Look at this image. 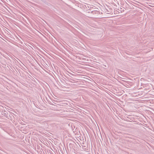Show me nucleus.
Here are the masks:
<instances>
[{"label": "nucleus", "mask_w": 154, "mask_h": 154, "mask_svg": "<svg viewBox=\"0 0 154 154\" xmlns=\"http://www.w3.org/2000/svg\"><path fill=\"white\" fill-rule=\"evenodd\" d=\"M92 9L90 8L89 10L91 11V13L93 14L98 15L100 14V12L99 8H94V10H91Z\"/></svg>", "instance_id": "nucleus-1"}, {"label": "nucleus", "mask_w": 154, "mask_h": 154, "mask_svg": "<svg viewBox=\"0 0 154 154\" xmlns=\"http://www.w3.org/2000/svg\"><path fill=\"white\" fill-rule=\"evenodd\" d=\"M2 114L6 117V118L8 117V112L6 111H2Z\"/></svg>", "instance_id": "nucleus-2"}, {"label": "nucleus", "mask_w": 154, "mask_h": 154, "mask_svg": "<svg viewBox=\"0 0 154 154\" xmlns=\"http://www.w3.org/2000/svg\"><path fill=\"white\" fill-rule=\"evenodd\" d=\"M75 144H76L74 142H72V143H70L69 144V146L71 145H74Z\"/></svg>", "instance_id": "nucleus-3"}, {"label": "nucleus", "mask_w": 154, "mask_h": 154, "mask_svg": "<svg viewBox=\"0 0 154 154\" xmlns=\"http://www.w3.org/2000/svg\"><path fill=\"white\" fill-rule=\"evenodd\" d=\"M41 1L43 2H44L45 3L46 2V1L44 0H41Z\"/></svg>", "instance_id": "nucleus-4"}, {"label": "nucleus", "mask_w": 154, "mask_h": 154, "mask_svg": "<svg viewBox=\"0 0 154 154\" xmlns=\"http://www.w3.org/2000/svg\"><path fill=\"white\" fill-rule=\"evenodd\" d=\"M93 10H94V8Z\"/></svg>", "instance_id": "nucleus-5"}, {"label": "nucleus", "mask_w": 154, "mask_h": 154, "mask_svg": "<svg viewBox=\"0 0 154 154\" xmlns=\"http://www.w3.org/2000/svg\"><path fill=\"white\" fill-rule=\"evenodd\" d=\"M102 14V12H101V14Z\"/></svg>", "instance_id": "nucleus-6"}]
</instances>
